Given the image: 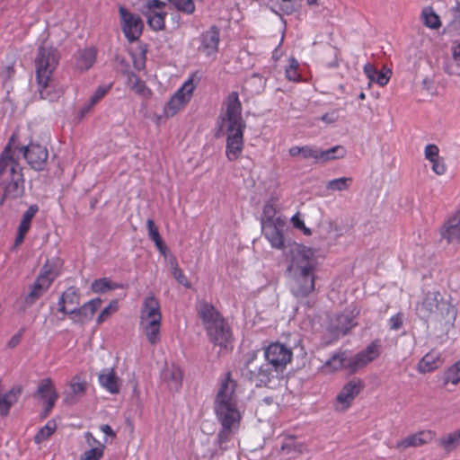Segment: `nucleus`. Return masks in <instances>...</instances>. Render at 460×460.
<instances>
[{
    "mask_svg": "<svg viewBox=\"0 0 460 460\" xmlns=\"http://www.w3.org/2000/svg\"><path fill=\"white\" fill-rule=\"evenodd\" d=\"M316 264L313 249L297 243L290 248L287 270L291 276V293L296 298H305L314 291Z\"/></svg>",
    "mask_w": 460,
    "mask_h": 460,
    "instance_id": "obj_1",
    "label": "nucleus"
},
{
    "mask_svg": "<svg viewBox=\"0 0 460 460\" xmlns=\"http://www.w3.org/2000/svg\"><path fill=\"white\" fill-rule=\"evenodd\" d=\"M226 112L219 117V130L226 131V155L229 161L237 160L243 149V130L246 127L242 118V104L238 93L232 92L225 101Z\"/></svg>",
    "mask_w": 460,
    "mask_h": 460,
    "instance_id": "obj_2",
    "label": "nucleus"
},
{
    "mask_svg": "<svg viewBox=\"0 0 460 460\" xmlns=\"http://www.w3.org/2000/svg\"><path fill=\"white\" fill-rule=\"evenodd\" d=\"M418 316L425 321L434 320L446 324L452 323L456 317V310L438 291H429L416 305Z\"/></svg>",
    "mask_w": 460,
    "mask_h": 460,
    "instance_id": "obj_3",
    "label": "nucleus"
},
{
    "mask_svg": "<svg viewBox=\"0 0 460 460\" xmlns=\"http://www.w3.org/2000/svg\"><path fill=\"white\" fill-rule=\"evenodd\" d=\"M0 185L4 195L0 200L3 205L5 199H16L24 194V176L19 163H7L0 172Z\"/></svg>",
    "mask_w": 460,
    "mask_h": 460,
    "instance_id": "obj_4",
    "label": "nucleus"
},
{
    "mask_svg": "<svg viewBox=\"0 0 460 460\" xmlns=\"http://www.w3.org/2000/svg\"><path fill=\"white\" fill-rule=\"evenodd\" d=\"M379 356L378 345L375 342L370 343L365 349L349 358H346L345 353L333 355L326 361V366L333 370L340 368H348L351 372L364 367Z\"/></svg>",
    "mask_w": 460,
    "mask_h": 460,
    "instance_id": "obj_5",
    "label": "nucleus"
},
{
    "mask_svg": "<svg viewBox=\"0 0 460 460\" xmlns=\"http://www.w3.org/2000/svg\"><path fill=\"white\" fill-rule=\"evenodd\" d=\"M242 375L256 387L267 386L270 381L271 369L269 363L260 365L257 362V352L252 351L246 355Z\"/></svg>",
    "mask_w": 460,
    "mask_h": 460,
    "instance_id": "obj_6",
    "label": "nucleus"
},
{
    "mask_svg": "<svg viewBox=\"0 0 460 460\" xmlns=\"http://www.w3.org/2000/svg\"><path fill=\"white\" fill-rule=\"evenodd\" d=\"M58 61V52L55 48L40 46L35 58L36 79H40L42 83L47 77L52 76Z\"/></svg>",
    "mask_w": 460,
    "mask_h": 460,
    "instance_id": "obj_7",
    "label": "nucleus"
},
{
    "mask_svg": "<svg viewBox=\"0 0 460 460\" xmlns=\"http://www.w3.org/2000/svg\"><path fill=\"white\" fill-rule=\"evenodd\" d=\"M55 277L49 266L45 264L34 283L31 286L30 292L23 298L25 307H31L48 291Z\"/></svg>",
    "mask_w": 460,
    "mask_h": 460,
    "instance_id": "obj_8",
    "label": "nucleus"
},
{
    "mask_svg": "<svg viewBox=\"0 0 460 460\" xmlns=\"http://www.w3.org/2000/svg\"><path fill=\"white\" fill-rule=\"evenodd\" d=\"M19 151L31 169L35 171L44 170L49 157V152L45 146L31 142L27 146H20Z\"/></svg>",
    "mask_w": 460,
    "mask_h": 460,
    "instance_id": "obj_9",
    "label": "nucleus"
},
{
    "mask_svg": "<svg viewBox=\"0 0 460 460\" xmlns=\"http://www.w3.org/2000/svg\"><path fill=\"white\" fill-rule=\"evenodd\" d=\"M122 30L128 40L133 42L137 40L142 33L144 23L139 15L128 12L125 7H119Z\"/></svg>",
    "mask_w": 460,
    "mask_h": 460,
    "instance_id": "obj_10",
    "label": "nucleus"
},
{
    "mask_svg": "<svg viewBox=\"0 0 460 460\" xmlns=\"http://www.w3.org/2000/svg\"><path fill=\"white\" fill-rule=\"evenodd\" d=\"M292 351L280 343H272L267 347L264 352L266 360L276 371L282 370L291 361Z\"/></svg>",
    "mask_w": 460,
    "mask_h": 460,
    "instance_id": "obj_11",
    "label": "nucleus"
},
{
    "mask_svg": "<svg viewBox=\"0 0 460 460\" xmlns=\"http://www.w3.org/2000/svg\"><path fill=\"white\" fill-rule=\"evenodd\" d=\"M210 341L221 349L232 348L233 335L228 323L224 318L206 329Z\"/></svg>",
    "mask_w": 460,
    "mask_h": 460,
    "instance_id": "obj_12",
    "label": "nucleus"
},
{
    "mask_svg": "<svg viewBox=\"0 0 460 460\" xmlns=\"http://www.w3.org/2000/svg\"><path fill=\"white\" fill-rule=\"evenodd\" d=\"M287 226V221L281 217H278L277 222L265 224L261 226L262 234L275 249L284 248L283 232Z\"/></svg>",
    "mask_w": 460,
    "mask_h": 460,
    "instance_id": "obj_13",
    "label": "nucleus"
},
{
    "mask_svg": "<svg viewBox=\"0 0 460 460\" xmlns=\"http://www.w3.org/2000/svg\"><path fill=\"white\" fill-rule=\"evenodd\" d=\"M215 411L222 427L226 429H233L236 424L239 423L241 415L236 408V403L215 404Z\"/></svg>",
    "mask_w": 460,
    "mask_h": 460,
    "instance_id": "obj_14",
    "label": "nucleus"
},
{
    "mask_svg": "<svg viewBox=\"0 0 460 460\" xmlns=\"http://www.w3.org/2000/svg\"><path fill=\"white\" fill-rule=\"evenodd\" d=\"M440 237L447 243H460V208L439 229Z\"/></svg>",
    "mask_w": 460,
    "mask_h": 460,
    "instance_id": "obj_15",
    "label": "nucleus"
},
{
    "mask_svg": "<svg viewBox=\"0 0 460 460\" xmlns=\"http://www.w3.org/2000/svg\"><path fill=\"white\" fill-rule=\"evenodd\" d=\"M102 303L101 298L92 299L80 307H72V309L69 310V315H71V319L74 323H84L85 321L93 318Z\"/></svg>",
    "mask_w": 460,
    "mask_h": 460,
    "instance_id": "obj_16",
    "label": "nucleus"
},
{
    "mask_svg": "<svg viewBox=\"0 0 460 460\" xmlns=\"http://www.w3.org/2000/svg\"><path fill=\"white\" fill-rule=\"evenodd\" d=\"M220 31L216 26H211L208 31H204L200 37V46L199 50L203 52L206 56L215 54L218 49Z\"/></svg>",
    "mask_w": 460,
    "mask_h": 460,
    "instance_id": "obj_17",
    "label": "nucleus"
},
{
    "mask_svg": "<svg viewBox=\"0 0 460 460\" xmlns=\"http://www.w3.org/2000/svg\"><path fill=\"white\" fill-rule=\"evenodd\" d=\"M356 314L353 312L347 314L342 313L335 315L331 320L329 330L335 336L345 335L352 329L357 323L355 322Z\"/></svg>",
    "mask_w": 460,
    "mask_h": 460,
    "instance_id": "obj_18",
    "label": "nucleus"
},
{
    "mask_svg": "<svg viewBox=\"0 0 460 460\" xmlns=\"http://www.w3.org/2000/svg\"><path fill=\"white\" fill-rule=\"evenodd\" d=\"M183 374L181 368L174 364H165L161 373V379L168 389L178 392L181 387Z\"/></svg>",
    "mask_w": 460,
    "mask_h": 460,
    "instance_id": "obj_19",
    "label": "nucleus"
},
{
    "mask_svg": "<svg viewBox=\"0 0 460 460\" xmlns=\"http://www.w3.org/2000/svg\"><path fill=\"white\" fill-rule=\"evenodd\" d=\"M363 387L364 385L360 379L353 378L348 382L339 393L336 398L337 402L342 404L344 409L348 408Z\"/></svg>",
    "mask_w": 460,
    "mask_h": 460,
    "instance_id": "obj_20",
    "label": "nucleus"
},
{
    "mask_svg": "<svg viewBox=\"0 0 460 460\" xmlns=\"http://www.w3.org/2000/svg\"><path fill=\"white\" fill-rule=\"evenodd\" d=\"M37 83L40 96L43 100H47L49 102H56L63 94V90L61 88L56 87L54 84L52 76L47 77L46 80H43L42 83H40V79H37Z\"/></svg>",
    "mask_w": 460,
    "mask_h": 460,
    "instance_id": "obj_21",
    "label": "nucleus"
},
{
    "mask_svg": "<svg viewBox=\"0 0 460 460\" xmlns=\"http://www.w3.org/2000/svg\"><path fill=\"white\" fill-rule=\"evenodd\" d=\"M434 438V432L431 430H422L413 435L406 437L404 439L397 443V448H408L411 447H420L429 443Z\"/></svg>",
    "mask_w": 460,
    "mask_h": 460,
    "instance_id": "obj_22",
    "label": "nucleus"
},
{
    "mask_svg": "<svg viewBox=\"0 0 460 460\" xmlns=\"http://www.w3.org/2000/svg\"><path fill=\"white\" fill-rule=\"evenodd\" d=\"M236 387V382L230 378V374H227V377L221 384V386L217 394L215 404L221 403H236L234 399V390Z\"/></svg>",
    "mask_w": 460,
    "mask_h": 460,
    "instance_id": "obj_23",
    "label": "nucleus"
},
{
    "mask_svg": "<svg viewBox=\"0 0 460 460\" xmlns=\"http://www.w3.org/2000/svg\"><path fill=\"white\" fill-rule=\"evenodd\" d=\"M160 304L154 296H146L141 310V323L151 320H161Z\"/></svg>",
    "mask_w": 460,
    "mask_h": 460,
    "instance_id": "obj_24",
    "label": "nucleus"
},
{
    "mask_svg": "<svg viewBox=\"0 0 460 460\" xmlns=\"http://www.w3.org/2000/svg\"><path fill=\"white\" fill-rule=\"evenodd\" d=\"M198 313L206 329L223 318L214 305L207 302L199 304Z\"/></svg>",
    "mask_w": 460,
    "mask_h": 460,
    "instance_id": "obj_25",
    "label": "nucleus"
},
{
    "mask_svg": "<svg viewBox=\"0 0 460 460\" xmlns=\"http://www.w3.org/2000/svg\"><path fill=\"white\" fill-rule=\"evenodd\" d=\"M444 359L441 354L432 350L426 354L418 364V370L421 373L433 371L442 366Z\"/></svg>",
    "mask_w": 460,
    "mask_h": 460,
    "instance_id": "obj_26",
    "label": "nucleus"
},
{
    "mask_svg": "<svg viewBox=\"0 0 460 460\" xmlns=\"http://www.w3.org/2000/svg\"><path fill=\"white\" fill-rule=\"evenodd\" d=\"M22 393L21 386H13L5 394L0 393V415L5 417L9 413V410L14 404Z\"/></svg>",
    "mask_w": 460,
    "mask_h": 460,
    "instance_id": "obj_27",
    "label": "nucleus"
},
{
    "mask_svg": "<svg viewBox=\"0 0 460 460\" xmlns=\"http://www.w3.org/2000/svg\"><path fill=\"white\" fill-rule=\"evenodd\" d=\"M141 13L146 18L147 24L152 30L159 31L165 29V16L167 14L165 11H141Z\"/></svg>",
    "mask_w": 460,
    "mask_h": 460,
    "instance_id": "obj_28",
    "label": "nucleus"
},
{
    "mask_svg": "<svg viewBox=\"0 0 460 460\" xmlns=\"http://www.w3.org/2000/svg\"><path fill=\"white\" fill-rule=\"evenodd\" d=\"M99 381L102 387H104L107 391L111 394H118L119 391V379L116 376V374L113 369H105L99 376Z\"/></svg>",
    "mask_w": 460,
    "mask_h": 460,
    "instance_id": "obj_29",
    "label": "nucleus"
},
{
    "mask_svg": "<svg viewBox=\"0 0 460 460\" xmlns=\"http://www.w3.org/2000/svg\"><path fill=\"white\" fill-rule=\"evenodd\" d=\"M438 445L442 447L447 453H450L453 450L460 447V429L455 430L441 437L438 440Z\"/></svg>",
    "mask_w": 460,
    "mask_h": 460,
    "instance_id": "obj_30",
    "label": "nucleus"
},
{
    "mask_svg": "<svg viewBox=\"0 0 460 460\" xmlns=\"http://www.w3.org/2000/svg\"><path fill=\"white\" fill-rule=\"evenodd\" d=\"M95 59V49H85L80 50L76 58V67L80 70H87L94 64Z\"/></svg>",
    "mask_w": 460,
    "mask_h": 460,
    "instance_id": "obj_31",
    "label": "nucleus"
},
{
    "mask_svg": "<svg viewBox=\"0 0 460 460\" xmlns=\"http://www.w3.org/2000/svg\"><path fill=\"white\" fill-rule=\"evenodd\" d=\"M128 85L132 91L142 97L148 98L151 95V91L146 83L134 73L128 75Z\"/></svg>",
    "mask_w": 460,
    "mask_h": 460,
    "instance_id": "obj_32",
    "label": "nucleus"
},
{
    "mask_svg": "<svg viewBox=\"0 0 460 460\" xmlns=\"http://www.w3.org/2000/svg\"><path fill=\"white\" fill-rule=\"evenodd\" d=\"M14 139L15 135L13 134L0 155V172L3 170L4 166L7 164V163H19L18 160L14 158L13 147L17 148V146H14ZM20 147H18V149Z\"/></svg>",
    "mask_w": 460,
    "mask_h": 460,
    "instance_id": "obj_33",
    "label": "nucleus"
},
{
    "mask_svg": "<svg viewBox=\"0 0 460 460\" xmlns=\"http://www.w3.org/2000/svg\"><path fill=\"white\" fill-rule=\"evenodd\" d=\"M347 151L343 146H335L327 150L319 149L320 162L325 163L328 161L344 158Z\"/></svg>",
    "mask_w": 460,
    "mask_h": 460,
    "instance_id": "obj_34",
    "label": "nucleus"
},
{
    "mask_svg": "<svg viewBox=\"0 0 460 460\" xmlns=\"http://www.w3.org/2000/svg\"><path fill=\"white\" fill-rule=\"evenodd\" d=\"M54 394H58L54 387V384L50 378H45L40 381L34 397H40L46 402L49 398H51Z\"/></svg>",
    "mask_w": 460,
    "mask_h": 460,
    "instance_id": "obj_35",
    "label": "nucleus"
},
{
    "mask_svg": "<svg viewBox=\"0 0 460 460\" xmlns=\"http://www.w3.org/2000/svg\"><path fill=\"white\" fill-rule=\"evenodd\" d=\"M145 329L146 336L151 344L159 341L161 320H151L141 323Z\"/></svg>",
    "mask_w": 460,
    "mask_h": 460,
    "instance_id": "obj_36",
    "label": "nucleus"
},
{
    "mask_svg": "<svg viewBox=\"0 0 460 460\" xmlns=\"http://www.w3.org/2000/svg\"><path fill=\"white\" fill-rule=\"evenodd\" d=\"M123 285L112 282L108 278H102L99 279H95L91 286L93 292L97 294H102L110 290L122 288Z\"/></svg>",
    "mask_w": 460,
    "mask_h": 460,
    "instance_id": "obj_37",
    "label": "nucleus"
},
{
    "mask_svg": "<svg viewBox=\"0 0 460 460\" xmlns=\"http://www.w3.org/2000/svg\"><path fill=\"white\" fill-rule=\"evenodd\" d=\"M186 103H187L186 97H182L176 92L175 94L170 99V101L168 102V103L165 107L166 116H173Z\"/></svg>",
    "mask_w": 460,
    "mask_h": 460,
    "instance_id": "obj_38",
    "label": "nucleus"
},
{
    "mask_svg": "<svg viewBox=\"0 0 460 460\" xmlns=\"http://www.w3.org/2000/svg\"><path fill=\"white\" fill-rule=\"evenodd\" d=\"M86 382H75L70 385V392L66 394L65 402L69 404L75 402V397L83 395L86 389Z\"/></svg>",
    "mask_w": 460,
    "mask_h": 460,
    "instance_id": "obj_39",
    "label": "nucleus"
},
{
    "mask_svg": "<svg viewBox=\"0 0 460 460\" xmlns=\"http://www.w3.org/2000/svg\"><path fill=\"white\" fill-rule=\"evenodd\" d=\"M424 24L430 29H438L441 26L438 15L431 7L424 8L422 11Z\"/></svg>",
    "mask_w": 460,
    "mask_h": 460,
    "instance_id": "obj_40",
    "label": "nucleus"
},
{
    "mask_svg": "<svg viewBox=\"0 0 460 460\" xmlns=\"http://www.w3.org/2000/svg\"><path fill=\"white\" fill-rule=\"evenodd\" d=\"M169 264L171 266L172 274L173 278L177 280V282H179L180 284L183 285L186 288H190V285L186 276L184 275L182 270L179 268L176 258L172 254H170Z\"/></svg>",
    "mask_w": 460,
    "mask_h": 460,
    "instance_id": "obj_41",
    "label": "nucleus"
},
{
    "mask_svg": "<svg viewBox=\"0 0 460 460\" xmlns=\"http://www.w3.org/2000/svg\"><path fill=\"white\" fill-rule=\"evenodd\" d=\"M57 429V423L55 420H50L47 422V424L42 427L35 435L34 441L37 444L43 442L48 439Z\"/></svg>",
    "mask_w": 460,
    "mask_h": 460,
    "instance_id": "obj_42",
    "label": "nucleus"
},
{
    "mask_svg": "<svg viewBox=\"0 0 460 460\" xmlns=\"http://www.w3.org/2000/svg\"><path fill=\"white\" fill-rule=\"evenodd\" d=\"M351 183L352 178L350 177L337 178L327 181L326 189L329 190L342 191L348 190Z\"/></svg>",
    "mask_w": 460,
    "mask_h": 460,
    "instance_id": "obj_43",
    "label": "nucleus"
},
{
    "mask_svg": "<svg viewBox=\"0 0 460 460\" xmlns=\"http://www.w3.org/2000/svg\"><path fill=\"white\" fill-rule=\"evenodd\" d=\"M61 296L68 307H77L80 304V293L75 287H69Z\"/></svg>",
    "mask_w": 460,
    "mask_h": 460,
    "instance_id": "obj_44",
    "label": "nucleus"
},
{
    "mask_svg": "<svg viewBox=\"0 0 460 460\" xmlns=\"http://www.w3.org/2000/svg\"><path fill=\"white\" fill-rule=\"evenodd\" d=\"M39 207L37 205H31L28 209L23 213L22 221L18 226V229L28 232L31 227V222L38 212Z\"/></svg>",
    "mask_w": 460,
    "mask_h": 460,
    "instance_id": "obj_45",
    "label": "nucleus"
},
{
    "mask_svg": "<svg viewBox=\"0 0 460 460\" xmlns=\"http://www.w3.org/2000/svg\"><path fill=\"white\" fill-rule=\"evenodd\" d=\"M460 382V360L456 362L445 373V384L452 383L456 385Z\"/></svg>",
    "mask_w": 460,
    "mask_h": 460,
    "instance_id": "obj_46",
    "label": "nucleus"
},
{
    "mask_svg": "<svg viewBox=\"0 0 460 460\" xmlns=\"http://www.w3.org/2000/svg\"><path fill=\"white\" fill-rule=\"evenodd\" d=\"M172 4L175 8L181 12L188 14L193 13L195 11V4L193 0H167Z\"/></svg>",
    "mask_w": 460,
    "mask_h": 460,
    "instance_id": "obj_47",
    "label": "nucleus"
},
{
    "mask_svg": "<svg viewBox=\"0 0 460 460\" xmlns=\"http://www.w3.org/2000/svg\"><path fill=\"white\" fill-rule=\"evenodd\" d=\"M276 209L271 203H266L263 207L262 217H261V226L265 224L275 223L277 222V218L275 217Z\"/></svg>",
    "mask_w": 460,
    "mask_h": 460,
    "instance_id": "obj_48",
    "label": "nucleus"
},
{
    "mask_svg": "<svg viewBox=\"0 0 460 460\" xmlns=\"http://www.w3.org/2000/svg\"><path fill=\"white\" fill-rule=\"evenodd\" d=\"M119 309V303L117 300H112L105 308L102 309L97 317V323H102L107 320L113 313Z\"/></svg>",
    "mask_w": 460,
    "mask_h": 460,
    "instance_id": "obj_49",
    "label": "nucleus"
},
{
    "mask_svg": "<svg viewBox=\"0 0 460 460\" xmlns=\"http://www.w3.org/2000/svg\"><path fill=\"white\" fill-rule=\"evenodd\" d=\"M444 70L449 75L460 76V60H457L456 58L452 57V58L448 59L445 63Z\"/></svg>",
    "mask_w": 460,
    "mask_h": 460,
    "instance_id": "obj_50",
    "label": "nucleus"
},
{
    "mask_svg": "<svg viewBox=\"0 0 460 460\" xmlns=\"http://www.w3.org/2000/svg\"><path fill=\"white\" fill-rule=\"evenodd\" d=\"M104 445L93 447L84 452L81 460H100L103 456Z\"/></svg>",
    "mask_w": 460,
    "mask_h": 460,
    "instance_id": "obj_51",
    "label": "nucleus"
},
{
    "mask_svg": "<svg viewBox=\"0 0 460 460\" xmlns=\"http://www.w3.org/2000/svg\"><path fill=\"white\" fill-rule=\"evenodd\" d=\"M166 6V3L161 0H148L146 4L142 6L141 11L148 12H161Z\"/></svg>",
    "mask_w": 460,
    "mask_h": 460,
    "instance_id": "obj_52",
    "label": "nucleus"
},
{
    "mask_svg": "<svg viewBox=\"0 0 460 460\" xmlns=\"http://www.w3.org/2000/svg\"><path fill=\"white\" fill-rule=\"evenodd\" d=\"M391 75L392 71L384 67L381 71L377 70V74L376 75L373 82L378 84L380 86H385L389 82Z\"/></svg>",
    "mask_w": 460,
    "mask_h": 460,
    "instance_id": "obj_53",
    "label": "nucleus"
},
{
    "mask_svg": "<svg viewBox=\"0 0 460 460\" xmlns=\"http://www.w3.org/2000/svg\"><path fill=\"white\" fill-rule=\"evenodd\" d=\"M195 85L192 82V79L190 78L183 84V85L177 91V93L182 97H186V102H188L191 97Z\"/></svg>",
    "mask_w": 460,
    "mask_h": 460,
    "instance_id": "obj_54",
    "label": "nucleus"
},
{
    "mask_svg": "<svg viewBox=\"0 0 460 460\" xmlns=\"http://www.w3.org/2000/svg\"><path fill=\"white\" fill-rule=\"evenodd\" d=\"M301 155L305 159L314 158L316 162H320L319 149L313 146H301Z\"/></svg>",
    "mask_w": 460,
    "mask_h": 460,
    "instance_id": "obj_55",
    "label": "nucleus"
},
{
    "mask_svg": "<svg viewBox=\"0 0 460 460\" xmlns=\"http://www.w3.org/2000/svg\"><path fill=\"white\" fill-rule=\"evenodd\" d=\"M109 87H98L95 93L91 96L87 109H91L93 106H94L107 93Z\"/></svg>",
    "mask_w": 460,
    "mask_h": 460,
    "instance_id": "obj_56",
    "label": "nucleus"
},
{
    "mask_svg": "<svg viewBox=\"0 0 460 460\" xmlns=\"http://www.w3.org/2000/svg\"><path fill=\"white\" fill-rule=\"evenodd\" d=\"M297 66L298 64L295 58L290 59L289 66L286 69V76L289 81H297L299 77Z\"/></svg>",
    "mask_w": 460,
    "mask_h": 460,
    "instance_id": "obj_57",
    "label": "nucleus"
},
{
    "mask_svg": "<svg viewBox=\"0 0 460 460\" xmlns=\"http://www.w3.org/2000/svg\"><path fill=\"white\" fill-rule=\"evenodd\" d=\"M146 226L148 230V235L154 243L157 242L158 240L162 239L158 231V228L156 227L155 221L151 218H149L146 221Z\"/></svg>",
    "mask_w": 460,
    "mask_h": 460,
    "instance_id": "obj_58",
    "label": "nucleus"
},
{
    "mask_svg": "<svg viewBox=\"0 0 460 460\" xmlns=\"http://www.w3.org/2000/svg\"><path fill=\"white\" fill-rule=\"evenodd\" d=\"M404 316L403 314L398 313L394 315H393L389 319V327L391 330L398 331L403 323Z\"/></svg>",
    "mask_w": 460,
    "mask_h": 460,
    "instance_id": "obj_59",
    "label": "nucleus"
},
{
    "mask_svg": "<svg viewBox=\"0 0 460 460\" xmlns=\"http://www.w3.org/2000/svg\"><path fill=\"white\" fill-rule=\"evenodd\" d=\"M430 162L432 163V170L436 174L443 175L446 172L447 166L444 158L439 157Z\"/></svg>",
    "mask_w": 460,
    "mask_h": 460,
    "instance_id": "obj_60",
    "label": "nucleus"
},
{
    "mask_svg": "<svg viewBox=\"0 0 460 460\" xmlns=\"http://www.w3.org/2000/svg\"><path fill=\"white\" fill-rule=\"evenodd\" d=\"M291 222H292L294 227H296L299 230H302L305 235L312 234L311 230L305 226L304 221L299 217L298 214H296L291 217Z\"/></svg>",
    "mask_w": 460,
    "mask_h": 460,
    "instance_id": "obj_61",
    "label": "nucleus"
},
{
    "mask_svg": "<svg viewBox=\"0 0 460 460\" xmlns=\"http://www.w3.org/2000/svg\"><path fill=\"white\" fill-rule=\"evenodd\" d=\"M438 152L439 149L436 145L429 144L425 147V158L429 161L438 159L439 158Z\"/></svg>",
    "mask_w": 460,
    "mask_h": 460,
    "instance_id": "obj_62",
    "label": "nucleus"
},
{
    "mask_svg": "<svg viewBox=\"0 0 460 460\" xmlns=\"http://www.w3.org/2000/svg\"><path fill=\"white\" fill-rule=\"evenodd\" d=\"M231 433H232V429H226V428L222 427V429L219 431V433L217 435V442H218L220 447H222L223 444H225L226 442H227L229 440Z\"/></svg>",
    "mask_w": 460,
    "mask_h": 460,
    "instance_id": "obj_63",
    "label": "nucleus"
},
{
    "mask_svg": "<svg viewBox=\"0 0 460 460\" xmlns=\"http://www.w3.org/2000/svg\"><path fill=\"white\" fill-rule=\"evenodd\" d=\"M4 109L10 108L11 112L13 113L17 110V102L13 96L11 95V93L8 92L7 95L4 102Z\"/></svg>",
    "mask_w": 460,
    "mask_h": 460,
    "instance_id": "obj_64",
    "label": "nucleus"
}]
</instances>
